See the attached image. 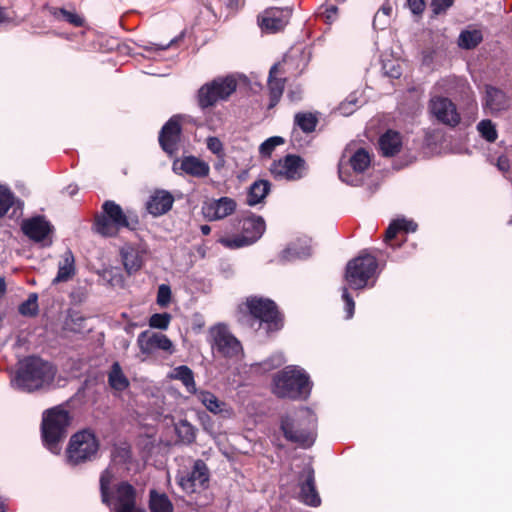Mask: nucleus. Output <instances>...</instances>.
<instances>
[{
  "instance_id": "nucleus-18",
  "label": "nucleus",
  "mask_w": 512,
  "mask_h": 512,
  "mask_svg": "<svg viewBox=\"0 0 512 512\" xmlns=\"http://www.w3.org/2000/svg\"><path fill=\"white\" fill-rule=\"evenodd\" d=\"M209 482V471L202 460L195 461L193 468L178 476V484L188 494L205 489Z\"/></svg>"
},
{
  "instance_id": "nucleus-20",
  "label": "nucleus",
  "mask_w": 512,
  "mask_h": 512,
  "mask_svg": "<svg viewBox=\"0 0 512 512\" xmlns=\"http://www.w3.org/2000/svg\"><path fill=\"white\" fill-rule=\"evenodd\" d=\"M298 486L300 488L299 498L309 506H319L320 496L315 487L314 470L307 464L298 476Z\"/></svg>"
},
{
  "instance_id": "nucleus-31",
  "label": "nucleus",
  "mask_w": 512,
  "mask_h": 512,
  "mask_svg": "<svg viewBox=\"0 0 512 512\" xmlns=\"http://www.w3.org/2000/svg\"><path fill=\"white\" fill-rule=\"evenodd\" d=\"M108 383L115 392H122L129 387V380L118 362H114L109 370Z\"/></svg>"
},
{
  "instance_id": "nucleus-13",
  "label": "nucleus",
  "mask_w": 512,
  "mask_h": 512,
  "mask_svg": "<svg viewBox=\"0 0 512 512\" xmlns=\"http://www.w3.org/2000/svg\"><path fill=\"white\" fill-rule=\"evenodd\" d=\"M131 453L127 447H116L112 453L111 464L100 477V491L103 503H108V487L116 479L120 470H128Z\"/></svg>"
},
{
  "instance_id": "nucleus-9",
  "label": "nucleus",
  "mask_w": 512,
  "mask_h": 512,
  "mask_svg": "<svg viewBox=\"0 0 512 512\" xmlns=\"http://www.w3.org/2000/svg\"><path fill=\"white\" fill-rule=\"evenodd\" d=\"M377 267L375 256L362 253L348 262L345 280L352 289H363L368 285L369 279L375 276Z\"/></svg>"
},
{
  "instance_id": "nucleus-10",
  "label": "nucleus",
  "mask_w": 512,
  "mask_h": 512,
  "mask_svg": "<svg viewBox=\"0 0 512 512\" xmlns=\"http://www.w3.org/2000/svg\"><path fill=\"white\" fill-rule=\"evenodd\" d=\"M99 449L96 436L89 430L74 434L69 442L66 454L67 461L72 465L90 461L95 458Z\"/></svg>"
},
{
  "instance_id": "nucleus-32",
  "label": "nucleus",
  "mask_w": 512,
  "mask_h": 512,
  "mask_svg": "<svg viewBox=\"0 0 512 512\" xmlns=\"http://www.w3.org/2000/svg\"><path fill=\"white\" fill-rule=\"evenodd\" d=\"M270 191V183L267 180L255 181L249 188L247 204L255 206L261 203Z\"/></svg>"
},
{
  "instance_id": "nucleus-19",
  "label": "nucleus",
  "mask_w": 512,
  "mask_h": 512,
  "mask_svg": "<svg viewBox=\"0 0 512 512\" xmlns=\"http://www.w3.org/2000/svg\"><path fill=\"white\" fill-rule=\"evenodd\" d=\"M21 229L29 239L42 243L43 246L51 244L52 225L43 216L24 220Z\"/></svg>"
},
{
  "instance_id": "nucleus-33",
  "label": "nucleus",
  "mask_w": 512,
  "mask_h": 512,
  "mask_svg": "<svg viewBox=\"0 0 512 512\" xmlns=\"http://www.w3.org/2000/svg\"><path fill=\"white\" fill-rule=\"evenodd\" d=\"M278 71L279 65L275 64L271 67L269 73L268 87L271 96V106L275 105L279 101L284 90V80L276 77Z\"/></svg>"
},
{
  "instance_id": "nucleus-23",
  "label": "nucleus",
  "mask_w": 512,
  "mask_h": 512,
  "mask_svg": "<svg viewBox=\"0 0 512 512\" xmlns=\"http://www.w3.org/2000/svg\"><path fill=\"white\" fill-rule=\"evenodd\" d=\"M173 170L179 174H187L197 178L209 175L210 166L207 162L195 156H186L173 163Z\"/></svg>"
},
{
  "instance_id": "nucleus-59",
  "label": "nucleus",
  "mask_w": 512,
  "mask_h": 512,
  "mask_svg": "<svg viewBox=\"0 0 512 512\" xmlns=\"http://www.w3.org/2000/svg\"><path fill=\"white\" fill-rule=\"evenodd\" d=\"M200 230H201L203 235H208L210 233V231H211V228L208 225H202L200 227Z\"/></svg>"
},
{
  "instance_id": "nucleus-4",
  "label": "nucleus",
  "mask_w": 512,
  "mask_h": 512,
  "mask_svg": "<svg viewBox=\"0 0 512 512\" xmlns=\"http://www.w3.org/2000/svg\"><path fill=\"white\" fill-rule=\"evenodd\" d=\"M69 423V413L63 408L54 407L43 413L42 438L45 447L51 453L59 454L61 452Z\"/></svg>"
},
{
  "instance_id": "nucleus-1",
  "label": "nucleus",
  "mask_w": 512,
  "mask_h": 512,
  "mask_svg": "<svg viewBox=\"0 0 512 512\" xmlns=\"http://www.w3.org/2000/svg\"><path fill=\"white\" fill-rule=\"evenodd\" d=\"M56 375L55 367L39 357H28L20 363L12 380L14 387L32 392L52 386Z\"/></svg>"
},
{
  "instance_id": "nucleus-42",
  "label": "nucleus",
  "mask_w": 512,
  "mask_h": 512,
  "mask_svg": "<svg viewBox=\"0 0 512 512\" xmlns=\"http://www.w3.org/2000/svg\"><path fill=\"white\" fill-rule=\"evenodd\" d=\"M477 131L483 139L490 143L495 142L498 137L496 125L489 119L481 120L477 124Z\"/></svg>"
},
{
  "instance_id": "nucleus-27",
  "label": "nucleus",
  "mask_w": 512,
  "mask_h": 512,
  "mask_svg": "<svg viewBox=\"0 0 512 512\" xmlns=\"http://www.w3.org/2000/svg\"><path fill=\"white\" fill-rule=\"evenodd\" d=\"M311 240L307 237L298 239L291 243L283 252L282 259L286 261H294L297 259H305L311 255Z\"/></svg>"
},
{
  "instance_id": "nucleus-11",
  "label": "nucleus",
  "mask_w": 512,
  "mask_h": 512,
  "mask_svg": "<svg viewBox=\"0 0 512 512\" xmlns=\"http://www.w3.org/2000/svg\"><path fill=\"white\" fill-rule=\"evenodd\" d=\"M111 485L108 487V503L111 512H145L136 503V490L127 483L121 482L111 491Z\"/></svg>"
},
{
  "instance_id": "nucleus-22",
  "label": "nucleus",
  "mask_w": 512,
  "mask_h": 512,
  "mask_svg": "<svg viewBox=\"0 0 512 512\" xmlns=\"http://www.w3.org/2000/svg\"><path fill=\"white\" fill-rule=\"evenodd\" d=\"M236 209V202L230 197H221L206 202L203 207L204 216L210 220H221L231 215Z\"/></svg>"
},
{
  "instance_id": "nucleus-48",
  "label": "nucleus",
  "mask_w": 512,
  "mask_h": 512,
  "mask_svg": "<svg viewBox=\"0 0 512 512\" xmlns=\"http://www.w3.org/2000/svg\"><path fill=\"white\" fill-rule=\"evenodd\" d=\"M392 13V6L390 4H384L375 14L374 20H373V26L375 28L380 25V29L383 28L388 23V18L390 17Z\"/></svg>"
},
{
  "instance_id": "nucleus-52",
  "label": "nucleus",
  "mask_w": 512,
  "mask_h": 512,
  "mask_svg": "<svg viewBox=\"0 0 512 512\" xmlns=\"http://www.w3.org/2000/svg\"><path fill=\"white\" fill-rule=\"evenodd\" d=\"M342 300L345 303L346 319H351L354 315L355 302L349 294L347 287L342 288Z\"/></svg>"
},
{
  "instance_id": "nucleus-44",
  "label": "nucleus",
  "mask_w": 512,
  "mask_h": 512,
  "mask_svg": "<svg viewBox=\"0 0 512 512\" xmlns=\"http://www.w3.org/2000/svg\"><path fill=\"white\" fill-rule=\"evenodd\" d=\"M37 295L30 294L28 299L20 304L19 313L23 316H34L38 312V303H37Z\"/></svg>"
},
{
  "instance_id": "nucleus-56",
  "label": "nucleus",
  "mask_w": 512,
  "mask_h": 512,
  "mask_svg": "<svg viewBox=\"0 0 512 512\" xmlns=\"http://www.w3.org/2000/svg\"><path fill=\"white\" fill-rule=\"evenodd\" d=\"M496 166L499 169V171L505 173L508 172L510 168V163L507 157L500 156L496 161Z\"/></svg>"
},
{
  "instance_id": "nucleus-29",
  "label": "nucleus",
  "mask_w": 512,
  "mask_h": 512,
  "mask_svg": "<svg viewBox=\"0 0 512 512\" xmlns=\"http://www.w3.org/2000/svg\"><path fill=\"white\" fill-rule=\"evenodd\" d=\"M402 146L401 136L398 132L389 130L379 139V147L384 156H393L397 154Z\"/></svg>"
},
{
  "instance_id": "nucleus-49",
  "label": "nucleus",
  "mask_w": 512,
  "mask_h": 512,
  "mask_svg": "<svg viewBox=\"0 0 512 512\" xmlns=\"http://www.w3.org/2000/svg\"><path fill=\"white\" fill-rule=\"evenodd\" d=\"M206 145L210 152L215 154L219 159L223 160V158L225 156L224 147H223V143L221 142V140L218 137H214V136L208 137L206 139Z\"/></svg>"
},
{
  "instance_id": "nucleus-3",
  "label": "nucleus",
  "mask_w": 512,
  "mask_h": 512,
  "mask_svg": "<svg viewBox=\"0 0 512 512\" xmlns=\"http://www.w3.org/2000/svg\"><path fill=\"white\" fill-rule=\"evenodd\" d=\"M311 387L306 371L299 366L289 365L274 375L272 391L280 398L306 399Z\"/></svg>"
},
{
  "instance_id": "nucleus-64",
  "label": "nucleus",
  "mask_w": 512,
  "mask_h": 512,
  "mask_svg": "<svg viewBox=\"0 0 512 512\" xmlns=\"http://www.w3.org/2000/svg\"><path fill=\"white\" fill-rule=\"evenodd\" d=\"M220 160H221V162H218V163L215 165V168H216V169H219V168L222 166L223 162H224V159H223V160H222V159H220Z\"/></svg>"
},
{
  "instance_id": "nucleus-14",
  "label": "nucleus",
  "mask_w": 512,
  "mask_h": 512,
  "mask_svg": "<svg viewBox=\"0 0 512 512\" xmlns=\"http://www.w3.org/2000/svg\"><path fill=\"white\" fill-rule=\"evenodd\" d=\"M265 221L261 216L249 215L243 219L242 235L233 240L222 239L221 242L231 248L243 247L256 242L264 233Z\"/></svg>"
},
{
  "instance_id": "nucleus-12",
  "label": "nucleus",
  "mask_w": 512,
  "mask_h": 512,
  "mask_svg": "<svg viewBox=\"0 0 512 512\" xmlns=\"http://www.w3.org/2000/svg\"><path fill=\"white\" fill-rule=\"evenodd\" d=\"M209 338L212 349L225 358H237L242 353L241 343L225 325L210 328Z\"/></svg>"
},
{
  "instance_id": "nucleus-55",
  "label": "nucleus",
  "mask_w": 512,
  "mask_h": 512,
  "mask_svg": "<svg viewBox=\"0 0 512 512\" xmlns=\"http://www.w3.org/2000/svg\"><path fill=\"white\" fill-rule=\"evenodd\" d=\"M407 6L414 15L423 13L426 3L425 0H407Z\"/></svg>"
},
{
  "instance_id": "nucleus-38",
  "label": "nucleus",
  "mask_w": 512,
  "mask_h": 512,
  "mask_svg": "<svg viewBox=\"0 0 512 512\" xmlns=\"http://www.w3.org/2000/svg\"><path fill=\"white\" fill-rule=\"evenodd\" d=\"M295 126L299 127L304 133H311L318 124L316 114L311 112H299L294 117Z\"/></svg>"
},
{
  "instance_id": "nucleus-28",
  "label": "nucleus",
  "mask_w": 512,
  "mask_h": 512,
  "mask_svg": "<svg viewBox=\"0 0 512 512\" xmlns=\"http://www.w3.org/2000/svg\"><path fill=\"white\" fill-rule=\"evenodd\" d=\"M75 274V259L70 250L63 253L61 260L58 263V272L53 279V284L67 282Z\"/></svg>"
},
{
  "instance_id": "nucleus-16",
  "label": "nucleus",
  "mask_w": 512,
  "mask_h": 512,
  "mask_svg": "<svg viewBox=\"0 0 512 512\" xmlns=\"http://www.w3.org/2000/svg\"><path fill=\"white\" fill-rule=\"evenodd\" d=\"M137 346L145 357L153 355L156 351H163L169 355L175 352L173 342L165 334L149 330L138 335Z\"/></svg>"
},
{
  "instance_id": "nucleus-63",
  "label": "nucleus",
  "mask_w": 512,
  "mask_h": 512,
  "mask_svg": "<svg viewBox=\"0 0 512 512\" xmlns=\"http://www.w3.org/2000/svg\"><path fill=\"white\" fill-rule=\"evenodd\" d=\"M68 189H69V194L71 196L74 195L77 192V187L76 186H73V187L69 186Z\"/></svg>"
},
{
  "instance_id": "nucleus-2",
  "label": "nucleus",
  "mask_w": 512,
  "mask_h": 512,
  "mask_svg": "<svg viewBox=\"0 0 512 512\" xmlns=\"http://www.w3.org/2000/svg\"><path fill=\"white\" fill-rule=\"evenodd\" d=\"M317 417L314 412L302 407L292 416H285L281 420V430L285 438L303 448L313 445L316 438Z\"/></svg>"
},
{
  "instance_id": "nucleus-45",
  "label": "nucleus",
  "mask_w": 512,
  "mask_h": 512,
  "mask_svg": "<svg viewBox=\"0 0 512 512\" xmlns=\"http://www.w3.org/2000/svg\"><path fill=\"white\" fill-rule=\"evenodd\" d=\"M13 204L14 196L12 192L7 187L0 185V218L7 213Z\"/></svg>"
},
{
  "instance_id": "nucleus-46",
  "label": "nucleus",
  "mask_w": 512,
  "mask_h": 512,
  "mask_svg": "<svg viewBox=\"0 0 512 512\" xmlns=\"http://www.w3.org/2000/svg\"><path fill=\"white\" fill-rule=\"evenodd\" d=\"M170 321L171 315L169 313H155L149 318V326L154 329L166 330Z\"/></svg>"
},
{
  "instance_id": "nucleus-25",
  "label": "nucleus",
  "mask_w": 512,
  "mask_h": 512,
  "mask_svg": "<svg viewBox=\"0 0 512 512\" xmlns=\"http://www.w3.org/2000/svg\"><path fill=\"white\" fill-rule=\"evenodd\" d=\"M511 106V99L504 91L493 86H486L483 107L490 114L507 110Z\"/></svg>"
},
{
  "instance_id": "nucleus-54",
  "label": "nucleus",
  "mask_w": 512,
  "mask_h": 512,
  "mask_svg": "<svg viewBox=\"0 0 512 512\" xmlns=\"http://www.w3.org/2000/svg\"><path fill=\"white\" fill-rule=\"evenodd\" d=\"M452 4L453 0H431V8L436 15L445 12Z\"/></svg>"
},
{
  "instance_id": "nucleus-58",
  "label": "nucleus",
  "mask_w": 512,
  "mask_h": 512,
  "mask_svg": "<svg viewBox=\"0 0 512 512\" xmlns=\"http://www.w3.org/2000/svg\"><path fill=\"white\" fill-rule=\"evenodd\" d=\"M8 20V17L6 15V11L3 7H0V24L6 22Z\"/></svg>"
},
{
  "instance_id": "nucleus-61",
  "label": "nucleus",
  "mask_w": 512,
  "mask_h": 512,
  "mask_svg": "<svg viewBox=\"0 0 512 512\" xmlns=\"http://www.w3.org/2000/svg\"><path fill=\"white\" fill-rule=\"evenodd\" d=\"M6 511V503L5 500L0 496V512Z\"/></svg>"
},
{
  "instance_id": "nucleus-7",
  "label": "nucleus",
  "mask_w": 512,
  "mask_h": 512,
  "mask_svg": "<svg viewBox=\"0 0 512 512\" xmlns=\"http://www.w3.org/2000/svg\"><path fill=\"white\" fill-rule=\"evenodd\" d=\"M237 81L233 76L218 77L200 87L197 93L198 105L206 109L224 101L235 92Z\"/></svg>"
},
{
  "instance_id": "nucleus-21",
  "label": "nucleus",
  "mask_w": 512,
  "mask_h": 512,
  "mask_svg": "<svg viewBox=\"0 0 512 512\" xmlns=\"http://www.w3.org/2000/svg\"><path fill=\"white\" fill-rule=\"evenodd\" d=\"M291 10L288 8H269L259 17L258 22L263 31L275 33L283 29L289 21Z\"/></svg>"
},
{
  "instance_id": "nucleus-15",
  "label": "nucleus",
  "mask_w": 512,
  "mask_h": 512,
  "mask_svg": "<svg viewBox=\"0 0 512 512\" xmlns=\"http://www.w3.org/2000/svg\"><path fill=\"white\" fill-rule=\"evenodd\" d=\"M305 170V161L295 155H287L274 161L270 167V172L276 180H299L305 175Z\"/></svg>"
},
{
  "instance_id": "nucleus-41",
  "label": "nucleus",
  "mask_w": 512,
  "mask_h": 512,
  "mask_svg": "<svg viewBox=\"0 0 512 512\" xmlns=\"http://www.w3.org/2000/svg\"><path fill=\"white\" fill-rule=\"evenodd\" d=\"M362 101L360 100L359 92L355 91L348 95V97L338 106V112L343 116H349L354 113Z\"/></svg>"
},
{
  "instance_id": "nucleus-53",
  "label": "nucleus",
  "mask_w": 512,
  "mask_h": 512,
  "mask_svg": "<svg viewBox=\"0 0 512 512\" xmlns=\"http://www.w3.org/2000/svg\"><path fill=\"white\" fill-rule=\"evenodd\" d=\"M171 300V289L168 285L162 284L158 288L157 303L161 307H166Z\"/></svg>"
},
{
  "instance_id": "nucleus-60",
  "label": "nucleus",
  "mask_w": 512,
  "mask_h": 512,
  "mask_svg": "<svg viewBox=\"0 0 512 512\" xmlns=\"http://www.w3.org/2000/svg\"><path fill=\"white\" fill-rule=\"evenodd\" d=\"M5 290H6L5 280H4V278H0V296L2 294H4Z\"/></svg>"
},
{
  "instance_id": "nucleus-37",
  "label": "nucleus",
  "mask_w": 512,
  "mask_h": 512,
  "mask_svg": "<svg viewBox=\"0 0 512 512\" xmlns=\"http://www.w3.org/2000/svg\"><path fill=\"white\" fill-rule=\"evenodd\" d=\"M417 224L405 218L394 220L387 228L385 234V241L388 242L393 239L399 231L414 232L416 231Z\"/></svg>"
},
{
  "instance_id": "nucleus-5",
  "label": "nucleus",
  "mask_w": 512,
  "mask_h": 512,
  "mask_svg": "<svg viewBox=\"0 0 512 512\" xmlns=\"http://www.w3.org/2000/svg\"><path fill=\"white\" fill-rule=\"evenodd\" d=\"M137 225L136 216L126 215L118 204L110 200L104 202L102 213L95 219L96 232L105 237L117 235L122 228L133 230Z\"/></svg>"
},
{
  "instance_id": "nucleus-30",
  "label": "nucleus",
  "mask_w": 512,
  "mask_h": 512,
  "mask_svg": "<svg viewBox=\"0 0 512 512\" xmlns=\"http://www.w3.org/2000/svg\"><path fill=\"white\" fill-rule=\"evenodd\" d=\"M124 268L129 275L136 273L143 265L142 253L133 247H125L121 250Z\"/></svg>"
},
{
  "instance_id": "nucleus-57",
  "label": "nucleus",
  "mask_w": 512,
  "mask_h": 512,
  "mask_svg": "<svg viewBox=\"0 0 512 512\" xmlns=\"http://www.w3.org/2000/svg\"><path fill=\"white\" fill-rule=\"evenodd\" d=\"M337 11H338V9L336 6L328 7L324 12V16H325L326 20L329 22H332L336 18Z\"/></svg>"
},
{
  "instance_id": "nucleus-17",
  "label": "nucleus",
  "mask_w": 512,
  "mask_h": 512,
  "mask_svg": "<svg viewBox=\"0 0 512 512\" xmlns=\"http://www.w3.org/2000/svg\"><path fill=\"white\" fill-rule=\"evenodd\" d=\"M429 110L437 121L448 127L454 128L461 121L456 105L449 98L442 96L431 98Z\"/></svg>"
},
{
  "instance_id": "nucleus-36",
  "label": "nucleus",
  "mask_w": 512,
  "mask_h": 512,
  "mask_svg": "<svg viewBox=\"0 0 512 512\" xmlns=\"http://www.w3.org/2000/svg\"><path fill=\"white\" fill-rule=\"evenodd\" d=\"M198 400L213 414H219L225 411V402L219 400L213 393L209 391H199L197 393Z\"/></svg>"
},
{
  "instance_id": "nucleus-24",
  "label": "nucleus",
  "mask_w": 512,
  "mask_h": 512,
  "mask_svg": "<svg viewBox=\"0 0 512 512\" xmlns=\"http://www.w3.org/2000/svg\"><path fill=\"white\" fill-rule=\"evenodd\" d=\"M181 126L177 117H172L161 129L159 143L162 149L172 155L177 150Z\"/></svg>"
},
{
  "instance_id": "nucleus-50",
  "label": "nucleus",
  "mask_w": 512,
  "mask_h": 512,
  "mask_svg": "<svg viewBox=\"0 0 512 512\" xmlns=\"http://www.w3.org/2000/svg\"><path fill=\"white\" fill-rule=\"evenodd\" d=\"M284 362V356L281 353H277L260 363L259 366L263 371H270L281 366Z\"/></svg>"
},
{
  "instance_id": "nucleus-39",
  "label": "nucleus",
  "mask_w": 512,
  "mask_h": 512,
  "mask_svg": "<svg viewBox=\"0 0 512 512\" xmlns=\"http://www.w3.org/2000/svg\"><path fill=\"white\" fill-rule=\"evenodd\" d=\"M175 431L179 439L186 444L194 442L196 429L187 420H181L175 425Z\"/></svg>"
},
{
  "instance_id": "nucleus-62",
  "label": "nucleus",
  "mask_w": 512,
  "mask_h": 512,
  "mask_svg": "<svg viewBox=\"0 0 512 512\" xmlns=\"http://www.w3.org/2000/svg\"><path fill=\"white\" fill-rule=\"evenodd\" d=\"M172 42H173V41H171L169 44H167V45H163V46L155 45V48H154V49H155V50H165V49H167V48L170 46V44H171Z\"/></svg>"
},
{
  "instance_id": "nucleus-8",
  "label": "nucleus",
  "mask_w": 512,
  "mask_h": 512,
  "mask_svg": "<svg viewBox=\"0 0 512 512\" xmlns=\"http://www.w3.org/2000/svg\"><path fill=\"white\" fill-rule=\"evenodd\" d=\"M247 308L251 315L259 320V326L267 333L275 332L283 327V318L276 304L267 298L250 297L247 299Z\"/></svg>"
},
{
  "instance_id": "nucleus-35",
  "label": "nucleus",
  "mask_w": 512,
  "mask_h": 512,
  "mask_svg": "<svg viewBox=\"0 0 512 512\" xmlns=\"http://www.w3.org/2000/svg\"><path fill=\"white\" fill-rule=\"evenodd\" d=\"M149 508L151 512H173L174 507L168 496L164 493H158L155 490L150 491Z\"/></svg>"
},
{
  "instance_id": "nucleus-47",
  "label": "nucleus",
  "mask_w": 512,
  "mask_h": 512,
  "mask_svg": "<svg viewBox=\"0 0 512 512\" xmlns=\"http://www.w3.org/2000/svg\"><path fill=\"white\" fill-rule=\"evenodd\" d=\"M283 138L279 136L270 137L265 140L259 147V152L264 157H269L273 150L280 144H283Z\"/></svg>"
},
{
  "instance_id": "nucleus-26",
  "label": "nucleus",
  "mask_w": 512,
  "mask_h": 512,
  "mask_svg": "<svg viewBox=\"0 0 512 512\" xmlns=\"http://www.w3.org/2000/svg\"><path fill=\"white\" fill-rule=\"evenodd\" d=\"M174 199L169 192L158 191L152 195L147 203V210L154 216H160L168 212Z\"/></svg>"
},
{
  "instance_id": "nucleus-34",
  "label": "nucleus",
  "mask_w": 512,
  "mask_h": 512,
  "mask_svg": "<svg viewBox=\"0 0 512 512\" xmlns=\"http://www.w3.org/2000/svg\"><path fill=\"white\" fill-rule=\"evenodd\" d=\"M171 378L179 380L190 393L196 392V384L193 371L186 365H181L173 369Z\"/></svg>"
},
{
  "instance_id": "nucleus-6",
  "label": "nucleus",
  "mask_w": 512,
  "mask_h": 512,
  "mask_svg": "<svg viewBox=\"0 0 512 512\" xmlns=\"http://www.w3.org/2000/svg\"><path fill=\"white\" fill-rule=\"evenodd\" d=\"M371 157L364 148L352 151L347 147L340 159L338 166L339 178L342 182L358 186L362 183L363 173L370 166Z\"/></svg>"
},
{
  "instance_id": "nucleus-40",
  "label": "nucleus",
  "mask_w": 512,
  "mask_h": 512,
  "mask_svg": "<svg viewBox=\"0 0 512 512\" xmlns=\"http://www.w3.org/2000/svg\"><path fill=\"white\" fill-rule=\"evenodd\" d=\"M482 41V33L480 30H466L461 32L458 44L461 48H475Z\"/></svg>"
},
{
  "instance_id": "nucleus-51",
  "label": "nucleus",
  "mask_w": 512,
  "mask_h": 512,
  "mask_svg": "<svg viewBox=\"0 0 512 512\" xmlns=\"http://www.w3.org/2000/svg\"><path fill=\"white\" fill-rule=\"evenodd\" d=\"M383 71L388 77L394 79H398L402 75L401 66L393 60L383 63Z\"/></svg>"
},
{
  "instance_id": "nucleus-43",
  "label": "nucleus",
  "mask_w": 512,
  "mask_h": 512,
  "mask_svg": "<svg viewBox=\"0 0 512 512\" xmlns=\"http://www.w3.org/2000/svg\"><path fill=\"white\" fill-rule=\"evenodd\" d=\"M53 15L57 19L62 18L73 26L80 27L84 24V19L75 11H69L64 8L54 9Z\"/></svg>"
}]
</instances>
